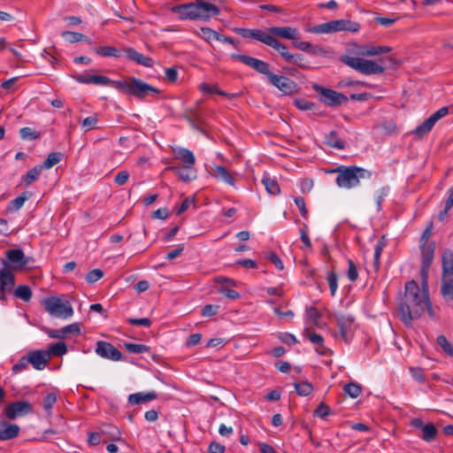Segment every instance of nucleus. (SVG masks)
<instances>
[{
	"mask_svg": "<svg viewBox=\"0 0 453 453\" xmlns=\"http://www.w3.org/2000/svg\"><path fill=\"white\" fill-rule=\"evenodd\" d=\"M429 304L428 283L421 288L414 280L406 282L405 291L398 302V312L402 322L411 327L412 321L420 318Z\"/></svg>",
	"mask_w": 453,
	"mask_h": 453,
	"instance_id": "nucleus-1",
	"label": "nucleus"
},
{
	"mask_svg": "<svg viewBox=\"0 0 453 453\" xmlns=\"http://www.w3.org/2000/svg\"><path fill=\"white\" fill-rule=\"evenodd\" d=\"M333 173H338L336 184L342 188H352L359 185L361 179H370L372 173L357 165H340Z\"/></svg>",
	"mask_w": 453,
	"mask_h": 453,
	"instance_id": "nucleus-2",
	"label": "nucleus"
},
{
	"mask_svg": "<svg viewBox=\"0 0 453 453\" xmlns=\"http://www.w3.org/2000/svg\"><path fill=\"white\" fill-rule=\"evenodd\" d=\"M113 87L116 89L133 96L139 100H143L150 95L160 94V90L158 88L135 77H130L127 81H113Z\"/></svg>",
	"mask_w": 453,
	"mask_h": 453,
	"instance_id": "nucleus-3",
	"label": "nucleus"
},
{
	"mask_svg": "<svg viewBox=\"0 0 453 453\" xmlns=\"http://www.w3.org/2000/svg\"><path fill=\"white\" fill-rule=\"evenodd\" d=\"M44 309L53 317L66 319L73 316V309L68 300L50 296L43 300Z\"/></svg>",
	"mask_w": 453,
	"mask_h": 453,
	"instance_id": "nucleus-4",
	"label": "nucleus"
},
{
	"mask_svg": "<svg viewBox=\"0 0 453 453\" xmlns=\"http://www.w3.org/2000/svg\"><path fill=\"white\" fill-rule=\"evenodd\" d=\"M312 88L314 91L321 95V102L331 107L340 106L341 104L347 103L349 100L344 94L331 88H324L317 83L312 85Z\"/></svg>",
	"mask_w": 453,
	"mask_h": 453,
	"instance_id": "nucleus-5",
	"label": "nucleus"
},
{
	"mask_svg": "<svg viewBox=\"0 0 453 453\" xmlns=\"http://www.w3.org/2000/svg\"><path fill=\"white\" fill-rule=\"evenodd\" d=\"M0 262L3 265L0 269V301L4 303L7 299L6 293L11 292L15 285V275L5 259L2 258Z\"/></svg>",
	"mask_w": 453,
	"mask_h": 453,
	"instance_id": "nucleus-6",
	"label": "nucleus"
},
{
	"mask_svg": "<svg viewBox=\"0 0 453 453\" xmlns=\"http://www.w3.org/2000/svg\"><path fill=\"white\" fill-rule=\"evenodd\" d=\"M420 247L421 251V267H420V277H421V284L426 285V280L428 279L430 266L434 260V251H435V242H430L429 245H424Z\"/></svg>",
	"mask_w": 453,
	"mask_h": 453,
	"instance_id": "nucleus-7",
	"label": "nucleus"
},
{
	"mask_svg": "<svg viewBox=\"0 0 453 453\" xmlns=\"http://www.w3.org/2000/svg\"><path fill=\"white\" fill-rule=\"evenodd\" d=\"M267 79L273 86L277 88L284 95H292L298 90L297 83L288 77L278 75L271 72Z\"/></svg>",
	"mask_w": 453,
	"mask_h": 453,
	"instance_id": "nucleus-8",
	"label": "nucleus"
},
{
	"mask_svg": "<svg viewBox=\"0 0 453 453\" xmlns=\"http://www.w3.org/2000/svg\"><path fill=\"white\" fill-rule=\"evenodd\" d=\"M230 57L232 59L242 62V64L253 68L257 73L265 74L266 77L271 73L269 64L258 58L236 53L231 54Z\"/></svg>",
	"mask_w": 453,
	"mask_h": 453,
	"instance_id": "nucleus-9",
	"label": "nucleus"
},
{
	"mask_svg": "<svg viewBox=\"0 0 453 453\" xmlns=\"http://www.w3.org/2000/svg\"><path fill=\"white\" fill-rule=\"evenodd\" d=\"M33 411L32 404L27 401H16L9 403L4 408V415L9 419H15L18 417H23Z\"/></svg>",
	"mask_w": 453,
	"mask_h": 453,
	"instance_id": "nucleus-10",
	"label": "nucleus"
},
{
	"mask_svg": "<svg viewBox=\"0 0 453 453\" xmlns=\"http://www.w3.org/2000/svg\"><path fill=\"white\" fill-rule=\"evenodd\" d=\"M95 351L101 357L112 361H119L123 357L122 353L116 347L111 343L104 341H98L96 342Z\"/></svg>",
	"mask_w": 453,
	"mask_h": 453,
	"instance_id": "nucleus-11",
	"label": "nucleus"
},
{
	"mask_svg": "<svg viewBox=\"0 0 453 453\" xmlns=\"http://www.w3.org/2000/svg\"><path fill=\"white\" fill-rule=\"evenodd\" d=\"M7 262L9 268L12 270L23 269L29 261V257H26L21 249H12L6 251Z\"/></svg>",
	"mask_w": 453,
	"mask_h": 453,
	"instance_id": "nucleus-12",
	"label": "nucleus"
},
{
	"mask_svg": "<svg viewBox=\"0 0 453 453\" xmlns=\"http://www.w3.org/2000/svg\"><path fill=\"white\" fill-rule=\"evenodd\" d=\"M266 33L274 38L277 36L288 40H297L301 37L298 29L291 27H271Z\"/></svg>",
	"mask_w": 453,
	"mask_h": 453,
	"instance_id": "nucleus-13",
	"label": "nucleus"
},
{
	"mask_svg": "<svg viewBox=\"0 0 453 453\" xmlns=\"http://www.w3.org/2000/svg\"><path fill=\"white\" fill-rule=\"evenodd\" d=\"M122 52L127 60L142 66L152 67L154 65V60L151 58L142 55L132 47L123 48Z\"/></svg>",
	"mask_w": 453,
	"mask_h": 453,
	"instance_id": "nucleus-14",
	"label": "nucleus"
},
{
	"mask_svg": "<svg viewBox=\"0 0 453 453\" xmlns=\"http://www.w3.org/2000/svg\"><path fill=\"white\" fill-rule=\"evenodd\" d=\"M353 324L354 319L350 316H342L337 319L340 336L346 342H349L350 340Z\"/></svg>",
	"mask_w": 453,
	"mask_h": 453,
	"instance_id": "nucleus-15",
	"label": "nucleus"
},
{
	"mask_svg": "<svg viewBox=\"0 0 453 453\" xmlns=\"http://www.w3.org/2000/svg\"><path fill=\"white\" fill-rule=\"evenodd\" d=\"M29 363L36 370H42L50 359L46 350H35L27 355Z\"/></svg>",
	"mask_w": 453,
	"mask_h": 453,
	"instance_id": "nucleus-16",
	"label": "nucleus"
},
{
	"mask_svg": "<svg viewBox=\"0 0 453 453\" xmlns=\"http://www.w3.org/2000/svg\"><path fill=\"white\" fill-rule=\"evenodd\" d=\"M233 31L243 38L255 39L265 44L268 39L269 34L260 29H250L242 27H234Z\"/></svg>",
	"mask_w": 453,
	"mask_h": 453,
	"instance_id": "nucleus-17",
	"label": "nucleus"
},
{
	"mask_svg": "<svg viewBox=\"0 0 453 453\" xmlns=\"http://www.w3.org/2000/svg\"><path fill=\"white\" fill-rule=\"evenodd\" d=\"M74 79L79 83L83 84H96V85H103L107 86L109 84L113 85V81L107 76L103 75H91V74H79L74 76Z\"/></svg>",
	"mask_w": 453,
	"mask_h": 453,
	"instance_id": "nucleus-18",
	"label": "nucleus"
},
{
	"mask_svg": "<svg viewBox=\"0 0 453 453\" xmlns=\"http://www.w3.org/2000/svg\"><path fill=\"white\" fill-rule=\"evenodd\" d=\"M178 178L184 181H190L196 178V171L189 165H174L169 168Z\"/></svg>",
	"mask_w": 453,
	"mask_h": 453,
	"instance_id": "nucleus-19",
	"label": "nucleus"
},
{
	"mask_svg": "<svg viewBox=\"0 0 453 453\" xmlns=\"http://www.w3.org/2000/svg\"><path fill=\"white\" fill-rule=\"evenodd\" d=\"M19 426L6 421L0 422V441H8L16 438L19 433Z\"/></svg>",
	"mask_w": 453,
	"mask_h": 453,
	"instance_id": "nucleus-20",
	"label": "nucleus"
},
{
	"mask_svg": "<svg viewBox=\"0 0 453 453\" xmlns=\"http://www.w3.org/2000/svg\"><path fill=\"white\" fill-rule=\"evenodd\" d=\"M305 336L309 339V341L313 343L314 345H316V352L319 353V355H327L328 352H330V349L326 348L325 345H324V338L315 333V332H311V331H306L305 332Z\"/></svg>",
	"mask_w": 453,
	"mask_h": 453,
	"instance_id": "nucleus-21",
	"label": "nucleus"
},
{
	"mask_svg": "<svg viewBox=\"0 0 453 453\" xmlns=\"http://www.w3.org/2000/svg\"><path fill=\"white\" fill-rule=\"evenodd\" d=\"M335 32L349 31L356 33L360 29V24L349 19H334L333 20Z\"/></svg>",
	"mask_w": 453,
	"mask_h": 453,
	"instance_id": "nucleus-22",
	"label": "nucleus"
},
{
	"mask_svg": "<svg viewBox=\"0 0 453 453\" xmlns=\"http://www.w3.org/2000/svg\"><path fill=\"white\" fill-rule=\"evenodd\" d=\"M385 67L377 64L372 60L363 59L360 72L365 75L380 74L384 72Z\"/></svg>",
	"mask_w": 453,
	"mask_h": 453,
	"instance_id": "nucleus-23",
	"label": "nucleus"
},
{
	"mask_svg": "<svg viewBox=\"0 0 453 453\" xmlns=\"http://www.w3.org/2000/svg\"><path fill=\"white\" fill-rule=\"evenodd\" d=\"M265 45L270 46L275 50H277L280 53V55L284 58L285 61H288L291 53L288 51V47L282 42H280L279 40L269 35L268 39L265 42Z\"/></svg>",
	"mask_w": 453,
	"mask_h": 453,
	"instance_id": "nucleus-24",
	"label": "nucleus"
},
{
	"mask_svg": "<svg viewBox=\"0 0 453 453\" xmlns=\"http://www.w3.org/2000/svg\"><path fill=\"white\" fill-rule=\"evenodd\" d=\"M157 397V395L156 392H148V393H135L131 394L128 396V402L132 404H141L143 403H148L150 401L155 400Z\"/></svg>",
	"mask_w": 453,
	"mask_h": 453,
	"instance_id": "nucleus-25",
	"label": "nucleus"
},
{
	"mask_svg": "<svg viewBox=\"0 0 453 453\" xmlns=\"http://www.w3.org/2000/svg\"><path fill=\"white\" fill-rule=\"evenodd\" d=\"M325 143L337 150L345 149V142L339 137L336 131L332 130L325 135Z\"/></svg>",
	"mask_w": 453,
	"mask_h": 453,
	"instance_id": "nucleus-26",
	"label": "nucleus"
},
{
	"mask_svg": "<svg viewBox=\"0 0 453 453\" xmlns=\"http://www.w3.org/2000/svg\"><path fill=\"white\" fill-rule=\"evenodd\" d=\"M212 171L214 177H216L217 179H219L220 180L227 183L228 185H234V177L231 175V173L227 171V169L225 166L216 165L212 169Z\"/></svg>",
	"mask_w": 453,
	"mask_h": 453,
	"instance_id": "nucleus-27",
	"label": "nucleus"
},
{
	"mask_svg": "<svg viewBox=\"0 0 453 453\" xmlns=\"http://www.w3.org/2000/svg\"><path fill=\"white\" fill-rule=\"evenodd\" d=\"M452 283H453V266L447 268V270H442V286H441L442 296H445L450 294Z\"/></svg>",
	"mask_w": 453,
	"mask_h": 453,
	"instance_id": "nucleus-28",
	"label": "nucleus"
},
{
	"mask_svg": "<svg viewBox=\"0 0 453 453\" xmlns=\"http://www.w3.org/2000/svg\"><path fill=\"white\" fill-rule=\"evenodd\" d=\"M176 158L181 160L185 165L192 166L196 163V157L193 152L185 148H179L175 151Z\"/></svg>",
	"mask_w": 453,
	"mask_h": 453,
	"instance_id": "nucleus-29",
	"label": "nucleus"
},
{
	"mask_svg": "<svg viewBox=\"0 0 453 453\" xmlns=\"http://www.w3.org/2000/svg\"><path fill=\"white\" fill-rule=\"evenodd\" d=\"M94 51L103 57H113L119 58L122 57L121 50L113 46H100L94 49Z\"/></svg>",
	"mask_w": 453,
	"mask_h": 453,
	"instance_id": "nucleus-30",
	"label": "nucleus"
},
{
	"mask_svg": "<svg viewBox=\"0 0 453 453\" xmlns=\"http://www.w3.org/2000/svg\"><path fill=\"white\" fill-rule=\"evenodd\" d=\"M421 438L426 442L434 441L438 434V430L433 423H427L423 427Z\"/></svg>",
	"mask_w": 453,
	"mask_h": 453,
	"instance_id": "nucleus-31",
	"label": "nucleus"
},
{
	"mask_svg": "<svg viewBox=\"0 0 453 453\" xmlns=\"http://www.w3.org/2000/svg\"><path fill=\"white\" fill-rule=\"evenodd\" d=\"M387 245V241L385 236H382L376 243L374 248V257H373V266L376 271L380 268V258L382 253L383 249Z\"/></svg>",
	"mask_w": 453,
	"mask_h": 453,
	"instance_id": "nucleus-32",
	"label": "nucleus"
},
{
	"mask_svg": "<svg viewBox=\"0 0 453 453\" xmlns=\"http://www.w3.org/2000/svg\"><path fill=\"white\" fill-rule=\"evenodd\" d=\"M42 170V167L38 165L30 169L24 176H22V180L24 181L26 186L31 185L35 182L38 178Z\"/></svg>",
	"mask_w": 453,
	"mask_h": 453,
	"instance_id": "nucleus-33",
	"label": "nucleus"
},
{
	"mask_svg": "<svg viewBox=\"0 0 453 453\" xmlns=\"http://www.w3.org/2000/svg\"><path fill=\"white\" fill-rule=\"evenodd\" d=\"M100 433H101L102 436L104 437V441H105L108 438H110L111 440H118L119 438V434H120L119 429L116 426L110 425V424L104 425L101 428Z\"/></svg>",
	"mask_w": 453,
	"mask_h": 453,
	"instance_id": "nucleus-34",
	"label": "nucleus"
},
{
	"mask_svg": "<svg viewBox=\"0 0 453 453\" xmlns=\"http://www.w3.org/2000/svg\"><path fill=\"white\" fill-rule=\"evenodd\" d=\"M29 197L30 194L28 192H23L21 195L8 203L7 210L14 211H19Z\"/></svg>",
	"mask_w": 453,
	"mask_h": 453,
	"instance_id": "nucleus-35",
	"label": "nucleus"
},
{
	"mask_svg": "<svg viewBox=\"0 0 453 453\" xmlns=\"http://www.w3.org/2000/svg\"><path fill=\"white\" fill-rule=\"evenodd\" d=\"M67 350V346L64 342H58L50 345L46 351L49 353V357H51V356L61 357L66 354Z\"/></svg>",
	"mask_w": 453,
	"mask_h": 453,
	"instance_id": "nucleus-36",
	"label": "nucleus"
},
{
	"mask_svg": "<svg viewBox=\"0 0 453 453\" xmlns=\"http://www.w3.org/2000/svg\"><path fill=\"white\" fill-rule=\"evenodd\" d=\"M62 157L63 154L61 152H51L48 155L44 162L40 165L42 167V169H50L55 165L58 164Z\"/></svg>",
	"mask_w": 453,
	"mask_h": 453,
	"instance_id": "nucleus-37",
	"label": "nucleus"
},
{
	"mask_svg": "<svg viewBox=\"0 0 453 453\" xmlns=\"http://www.w3.org/2000/svg\"><path fill=\"white\" fill-rule=\"evenodd\" d=\"M294 387L297 395L307 396L313 391V386L308 381L295 382Z\"/></svg>",
	"mask_w": 453,
	"mask_h": 453,
	"instance_id": "nucleus-38",
	"label": "nucleus"
},
{
	"mask_svg": "<svg viewBox=\"0 0 453 453\" xmlns=\"http://www.w3.org/2000/svg\"><path fill=\"white\" fill-rule=\"evenodd\" d=\"M288 63L296 65L298 67L303 70L311 68L304 56L299 53H291Z\"/></svg>",
	"mask_w": 453,
	"mask_h": 453,
	"instance_id": "nucleus-39",
	"label": "nucleus"
},
{
	"mask_svg": "<svg viewBox=\"0 0 453 453\" xmlns=\"http://www.w3.org/2000/svg\"><path fill=\"white\" fill-rule=\"evenodd\" d=\"M262 183L265 186V190L270 195H278V194H280V188L279 183L275 180L271 179L269 177H264L262 179Z\"/></svg>",
	"mask_w": 453,
	"mask_h": 453,
	"instance_id": "nucleus-40",
	"label": "nucleus"
},
{
	"mask_svg": "<svg viewBox=\"0 0 453 453\" xmlns=\"http://www.w3.org/2000/svg\"><path fill=\"white\" fill-rule=\"evenodd\" d=\"M14 296L24 302H28L32 298V290L27 285H19L14 290Z\"/></svg>",
	"mask_w": 453,
	"mask_h": 453,
	"instance_id": "nucleus-41",
	"label": "nucleus"
},
{
	"mask_svg": "<svg viewBox=\"0 0 453 453\" xmlns=\"http://www.w3.org/2000/svg\"><path fill=\"white\" fill-rule=\"evenodd\" d=\"M363 59L364 58H361L349 57L346 55L340 58L341 62L344 63L357 72H360Z\"/></svg>",
	"mask_w": 453,
	"mask_h": 453,
	"instance_id": "nucleus-42",
	"label": "nucleus"
},
{
	"mask_svg": "<svg viewBox=\"0 0 453 453\" xmlns=\"http://www.w3.org/2000/svg\"><path fill=\"white\" fill-rule=\"evenodd\" d=\"M62 37L68 42L74 43L78 42L87 41L88 38L85 35L73 31H64Z\"/></svg>",
	"mask_w": 453,
	"mask_h": 453,
	"instance_id": "nucleus-43",
	"label": "nucleus"
},
{
	"mask_svg": "<svg viewBox=\"0 0 453 453\" xmlns=\"http://www.w3.org/2000/svg\"><path fill=\"white\" fill-rule=\"evenodd\" d=\"M295 106L301 111H312L317 110V105L311 101H308L303 98H297L294 100Z\"/></svg>",
	"mask_w": 453,
	"mask_h": 453,
	"instance_id": "nucleus-44",
	"label": "nucleus"
},
{
	"mask_svg": "<svg viewBox=\"0 0 453 453\" xmlns=\"http://www.w3.org/2000/svg\"><path fill=\"white\" fill-rule=\"evenodd\" d=\"M311 32L316 33V34L335 33L333 20L314 26L311 28Z\"/></svg>",
	"mask_w": 453,
	"mask_h": 453,
	"instance_id": "nucleus-45",
	"label": "nucleus"
},
{
	"mask_svg": "<svg viewBox=\"0 0 453 453\" xmlns=\"http://www.w3.org/2000/svg\"><path fill=\"white\" fill-rule=\"evenodd\" d=\"M343 390L351 398H357L361 394L362 388L358 384L349 382L344 385Z\"/></svg>",
	"mask_w": 453,
	"mask_h": 453,
	"instance_id": "nucleus-46",
	"label": "nucleus"
},
{
	"mask_svg": "<svg viewBox=\"0 0 453 453\" xmlns=\"http://www.w3.org/2000/svg\"><path fill=\"white\" fill-rule=\"evenodd\" d=\"M436 342L448 356L453 357V345L447 340L444 335H439L436 339Z\"/></svg>",
	"mask_w": 453,
	"mask_h": 453,
	"instance_id": "nucleus-47",
	"label": "nucleus"
},
{
	"mask_svg": "<svg viewBox=\"0 0 453 453\" xmlns=\"http://www.w3.org/2000/svg\"><path fill=\"white\" fill-rule=\"evenodd\" d=\"M331 295L334 296L338 288V277L334 271H329L326 277Z\"/></svg>",
	"mask_w": 453,
	"mask_h": 453,
	"instance_id": "nucleus-48",
	"label": "nucleus"
},
{
	"mask_svg": "<svg viewBox=\"0 0 453 453\" xmlns=\"http://www.w3.org/2000/svg\"><path fill=\"white\" fill-rule=\"evenodd\" d=\"M441 265L442 270H447V268L453 266V252L449 249H446L443 250L441 255Z\"/></svg>",
	"mask_w": 453,
	"mask_h": 453,
	"instance_id": "nucleus-49",
	"label": "nucleus"
},
{
	"mask_svg": "<svg viewBox=\"0 0 453 453\" xmlns=\"http://www.w3.org/2000/svg\"><path fill=\"white\" fill-rule=\"evenodd\" d=\"M125 348L130 352V353H144L148 352L150 350V347L144 344H136V343H125Z\"/></svg>",
	"mask_w": 453,
	"mask_h": 453,
	"instance_id": "nucleus-50",
	"label": "nucleus"
},
{
	"mask_svg": "<svg viewBox=\"0 0 453 453\" xmlns=\"http://www.w3.org/2000/svg\"><path fill=\"white\" fill-rule=\"evenodd\" d=\"M432 127L427 124V122L425 120L420 125H418L414 130L413 134L417 138H422L426 134H427L431 130Z\"/></svg>",
	"mask_w": 453,
	"mask_h": 453,
	"instance_id": "nucleus-51",
	"label": "nucleus"
},
{
	"mask_svg": "<svg viewBox=\"0 0 453 453\" xmlns=\"http://www.w3.org/2000/svg\"><path fill=\"white\" fill-rule=\"evenodd\" d=\"M98 123V118L96 115H92L85 118L81 121V127L85 129V131H89L92 129H96Z\"/></svg>",
	"mask_w": 453,
	"mask_h": 453,
	"instance_id": "nucleus-52",
	"label": "nucleus"
},
{
	"mask_svg": "<svg viewBox=\"0 0 453 453\" xmlns=\"http://www.w3.org/2000/svg\"><path fill=\"white\" fill-rule=\"evenodd\" d=\"M20 137L23 140H35L40 137V134L30 127H22L19 130Z\"/></svg>",
	"mask_w": 453,
	"mask_h": 453,
	"instance_id": "nucleus-53",
	"label": "nucleus"
},
{
	"mask_svg": "<svg viewBox=\"0 0 453 453\" xmlns=\"http://www.w3.org/2000/svg\"><path fill=\"white\" fill-rule=\"evenodd\" d=\"M433 228L434 224L432 221H430L420 236L419 243L421 246L429 245L430 242L428 241L432 235Z\"/></svg>",
	"mask_w": 453,
	"mask_h": 453,
	"instance_id": "nucleus-54",
	"label": "nucleus"
},
{
	"mask_svg": "<svg viewBox=\"0 0 453 453\" xmlns=\"http://www.w3.org/2000/svg\"><path fill=\"white\" fill-rule=\"evenodd\" d=\"M199 35L208 42L216 40L218 32L210 27H201Z\"/></svg>",
	"mask_w": 453,
	"mask_h": 453,
	"instance_id": "nucleus-55",
	"label": "nucleus"
},
{
	"mask_svg": "<svg viewBox=\"0 0 453 453\" xmlns=\"http://www.w3.org/2000/svg\"><path fill=\"white\" fill-rule=\"evenodd\" d=\"M29 364L28 357H22L17 364H15L12 370L14 374L19 373L27 369Z\"/></svg>",
	"mask_w": 453,
	"mask_h": 453,
	"instance_id": "nucleus-56",
	"label": "nucleus"
},
{
	"mask_svg": "<svg viewBox=\"0 0 453 453\" xmlns=\"http://www.w3.org/2000/svg\"><path fill=\"white\" fill-rule=\"evenodd\" d=\"M347 277L351 282L356 281L358 278L357 268L352 259H348Z\"/></svg>",
	"mask_w": 453,
	"mask_h": 453,
	"instance_id": "nucleus-57",
	"label": "nucleus"
},
{
	"mask_svg": "<svg viewBox=\"0 0 453 453\" xmlns=\"http://www.w3.org/2000/svg\"><path fill=\"white\" fill-rule=\"evenodd\" d=\"M199 88L202 92L207 94H218L220 96H226V94L224 91L218 89V88L214 85H210L208 83H201L199 85Z\"/></svg>",
	"mask_w": 453,
	"mask_h": 453,
	"instance_id": "nucleus-58",
	"label": "nucleus"
},
{
	"mask_svg": "<svg viewBox=\"0 0 453 453\" xmlns=\"http://www.w3.org/2000/svg\"><path fill=\"white\" fill-rule=\"evenodd\" d=\"M57 401V395L54 393H49L43 399V408L44 410L50 414L51 413V408L55 404Z\"/></svg>",
	"mask_w": 453,
	"mask_h": 453,
	"instance_id": "nucleus-59",
	"label": "nucleus"
},
{
	"mask_svg": "<svg viewBox=\"0 0 453 453\" xmlns=\"http://www.w3.org/2000/svg\"><path fill=\"white\" fill-rule=\"evenodd\" d=\"M104 276V272L101 269H93L86 275V281L88 283H95Z\"/></svg>",
	"mask_w": 453,
	"mask_h": 453,
	"instance_id": "nucleus-60",
	"label": "nucleus"
},
{
	"mask_svg": "<svg viewBox=\"0 0 453 453\" xmlns=\"http://www.w3.org/2000/svg\"><path fill=\"white\" fill-rule=\"evenodd\" d=\"M294 202L297 208L299 209L300 214L303 218L306 219L308 217V210L306 208L305 200L302 196H295Z\"/></svg>",
	"mask_w": 453,
	"mask_h": 453,
	"instance_id": "nucleus-61",
	"label": "nucleus"
},
{
	"mask_svg": "<svg viewBox=\"0 0 453 453\" xmlns=\"http://www.w3.org/2000/svg\"><path fill=\"white\" fill-rule=\"evenodd\" d=\"M219 292L231 300H235L240 297V294L237 291L231 289L226 286L220 287L219 288Z\"/></svg>",
	"mask_w": 453,
	"mask_h": 453,
	"instance_id": "nucleus-62",
	"label": "nucleus"
},
{
	"mask_svg": "<svg viewBox=\"0 0 453 453\" xmlns=\"http://www.w3.org/2000/svg\"><path fill=\"white\" fill-rule=\"evenodd\" d=\"M266 258L275 265L278 270H283L284 265L280 257L275 252H269L266 255Z\"/></svg>",
	"mask_w": 453,
	"mask_h": 453,
	"instance_id": "nucleus-63",
	"label": "nucleus"
},
{
	"mask_svg": "<svg viewBox=\"0 0 453 453\" xmlns=\"http://www.w3.org/2000/svg\"><path fill=\"white\" fill-rule=\"evenodd\" d=\"M330 407L324 403H321L314 411V415L321 418H326L330 414Z\"/></svg>",
	"mask_w": 453,
	"mask_h": 453,
	"instance_id": "nucleus-64",
	"label": "nucleus"
}]
</instances>
